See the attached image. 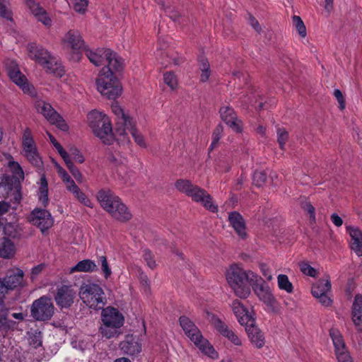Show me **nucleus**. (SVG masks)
<instances>
[{"label":"nucleus","instance_id":"f257e3e1","mask_svg":"<svg viewBox=\"0 0 362 362\" xmlns=\"http://www.w3.org/2000/svg\"><path fill=\"white\" fill-rule=\"evenodd\" d=\"M27 49L30 58L41 65L47 72L59 77L63 76L64 67L47 49L34 42L29 43Z\"/></svg>","mask_w":362,"mask_h":362},{"label":"nucleus","instance_id":"f03ea898","mask_svg":"<svg viewBox=\"0 0 362 362\" xmlns=\"http://www.w3.org/2000/svg\"><path fill=\"white\" fill-rule=\"evenodd\" d=\"M255 273L246 271L236 264L230 266L226 274V279L234 291L235 294L240 298H246L250 294V279Z\"/></svg>","mask_w":362,"mask_h":362},{"label":"nucleus","instance_id":"7ed1b4c3","mask_svg":"<svg viewBox=\"0 0 362 362\" xmlns=\"http://www.w3.org/2000/svg\"><path fill=\"white\" fill-rule=\"evenodd\" d=\"M179 322L185 334L190 339L202 353L213 359L218 358V354L217 351H216L209 340L203 337L201 331L194 322H192L188 317L182 315L179 318Z\"/></svg>","mask_w":362,"mask_h":362},{"label":"nucleus","instance_id":"20e7f679","mask_svg":"<svg viewBox=\"0 0 362 362\" xmlns=\"http://www.w3.org/2000/svg\"><path fill=\"white\" fill-rule=\"evenodd\" d=\"M101 320L103 325L99 331L103 337L110 339L122 334L119 329L123 326L124 318L117 308L111 306L103 308Z\"/></svg>","mask_w":362,"mask_h":362},{"label":"nucleus","instance_id":"39448f33","mask_svg":"<svg viewBox=\"0 0 362 362\" xmlns=\"http://www.w3.org/2000/svg\"><path fill=\"white\" fill-rule=\"evenodd\" d=\"M87 118L94 135L103 144H111L114 138L109 117L103 112L94 110L88 114Z\"/></svg>","mask_w":362,"mask_h":362},{"label":"nucleus","instance_id":"423d86ee","mask_svg":"<svg viewBox=\"0 0 362 362\" xmlns=\"http://www.w3.org/2000/svg\"><path fill=\"white\" fill-rule=\"evenodd\" d=\"M175 188L197 202L200 203L206 210L218 212V205L213 202L212 197L204 189L194 185L192 182H175Z\"/></svg>","mask_w":362,"mask_h":362},{"label":"nucleus","instance_id":"0eeeda50","mask_svg":"<svg viewBox=\"0 0 362 362\" xmlns=\"http://www.w3.org/2000/svg\"><path fill=\"white\" fill-rule=\"evenodd\" d=\"M83 302L90 308L102 309L107 303L103 288L94 283H83L79 288Z\"/></svg>","mask_w":362,"mask_h":362},{"label":"nucleus","instance_id":"6e6552de","mask_svg":"<svg viewBox=\"0 0 362 362\" xmlns=\"http://www.w3.org/2000/svg\"><path fill=\"white\" fill-rule=\"evenodd\" d=\"M98 90L107 99L115 100L122 93V87L117 76L100 72L96 80Z\"/></svg>","mask_w":362,"mask_h":362},{"label":"nucleus","instance_id":"1a4fd4ad","mask_svg":"<svg viewBox=\"0 0 362 362\" xmlns=\"http://www.w3.org/2000/svg\"><path fill=\"white\" fill-rule=\"evenodd\" d=\"M250 286L259 298L274 313L278 312L277 301L272 293L268 284L259 275H252Z\"/></svg>","mask_w":362,"mask_h":362},{"label":"nucleus","instance_id":"9d476101","mask_svg":"<svg viewBox=\"0 0 362 362\" xmlns=\"http://www.w3.org/2000/svg\"><path fill=\"white\" fill-rule=\"evenodd\" d=\"M23 154L34 167L40 170L43 165L42 158L30 128L26 127L22 134Z\"/></svg>","mask_w":362,"mask_h":362},{"label":"nucleus","instance_id":"9b49d317","mask_svg":"<svg viewBox=\"0 0 362 362\" xmlns=\"http://www.w3.org/2000/svg\"><path fill=\"white\" fill-rule=\"evenodd\" d=\"M54 313V306L52 299L46 296L35 300L30 306V315L35 321H48Z\"/></svg>","mask_w":362,"mask_h":362},{"label":"nucleus","instance_id":"f8f14e48","mask_svg":"<svg viewBox=\"0 0 362 362\" xmlns=\"http://www.w3.org/2000/svg\"><path fill=\"white\" fill-rule=\"evenodd\" d=\"M35 107L37 112L41 113L49 123L56 125L64 132L68 131L69 127L64 119L49 103L38 100L35 103Z\"/></svg>","mask_w":362,"mask_h":362},{"label":"nucleus","instance_id":"ddd939ff","mask_svg":"<svg viewBox=\"0 0 362 362\" xmlns=\"http://www.w3.org/2000/svg\"><path fill=\"white\" fill-rule=\"evenodd\" d=\"M23 271L20 269L8 271L4 278H0V295L23 287Z\"/></svg>","mask_w":362,"mask_h":362},{"label":"nucleus","instance_id":"4468645a","mask_svg":"<svg viewBox=\"0 0 362 362\" xmlns=\"http://www.w3.org/2000/svg\"><path fill=\"white\" fill-rule=\"evenodd\" d=\"M29 221L37 227L42 233L49 229L54 224V218L49 211L35 208L29 216Z\"/></svg>","mask_w":362,"mask_h":362},{"label":"nucleus","instance_id":"2eb2a0df","mask_svg":"<svg viewBox=\"0 0 362 362\" xmlns=\"http://www.w3.org/2000/svg\"><path fill=\"white\" fill-rule=\"evenodd\" d=\"M75 298V291L70 286L67 285H62L58 287L54 295L56 304L61 310L70 308L74 304Z\"/></svg>","mask_w":362,"mask_h":362},{"label":"nucleus","instance_id":"dca6fc26","mask_svg":"<svg viewBox=\"0 0 362 362\" xmlns=\"http://www.w3.org/2000/svg\"><path fill=\"white\" fill-rule=\"evenodd\" d=\"M23 1L39 22H41L45 26L48 28L52 25L50 17L39 2L35 0H23Z\"/></svg>","mask_w":362,"mask_h":362},{"label":"nucleus","instance_id":"f3484780","mask_svg":"<svg viewBox=\"0 0 362 362\" xmlns=\"http://www.w3.org/2000/svg\"><path fill=\"white\" fill-rule=\"evenodd\" d=\"M221 119L234 132H242L241 122L238 119L237 115L232 107L229 105L222 106L219 110Z\"/></svg>","mask_w":362,"mask_h":362},{"label":"nucleus","instance_id":"a211bd4d","mask_svg":"<svg viewBox=\"0 0 362 362\" xmlns=\"http://www.w3.org/2000/svg\"><path fill=\"white\" fill-rule=\"evenodd\" d=\"M107 212L117 221L124 223L129 221L132 218V214L128 207L122 202L119 197L113 202Z\"/></svg>","mask_w":362,"mask_h":362},{"label":"nucleus","instance_id":"6ab92c4d","mask_svg":"<svg viewBox=\"0 0 362 362\" xmlns=\"http://www.w3.org/2000/svg\"><path fill=\"white\" fill-rule=\"evenodd\" d=\"M251 343L257 349H261L265 344L264 334L255 325V319H252L248 324L244 325Z\"/></svg>","mask_w":362,"mask_h":362},{"label":"nucleus","instance_id":"aec40b11","mask_svg":"<svg viewBox=\"0 0 362 362\" xmlns=\"http://www.w3.org/2000/svg\"><path fill=\"white\" fill-rule=\"evenodd\" d=\"M119 348L124 354L134 356L141 351V343L136 336L127 334L125 339L119 343Z\"/></svg>","mask_w":362,"mask_h":362},{"label":"nucleus","instance_id":"412c9836","mask_svg":"<svg viewBox=\"0 0 362 362\" xmlns=\"http://www.w3.org/2000/svg\"><path fill=\"white\" fill-rule=\"evenodd\" d=\"M105 62H107V65L103 67L100 72H105V74H111L115 76L116 73L121 71L123 69L122 59L117 53L111 49H109Z\"/></svg>","mask_w":362,"mask_h":362},{"label":"nucleus","instance_id":"4be33fe9","mask_svg":"<svg viewBox=\"0 0 362 362\" xmlns=\"http://www.w3.org/2000/svg\"><path fill=\"white\" fill-rule=\"evenodd\" d=\"M8 75L11 80L17 86H20L24 93L32 94L34 88L30 86L25 76L20 71L18 67H10L8 69Z\"/></svg>","mask_w":362,"mask_h":362},{"label":"nucleus","instance_id":"5701e85b","mask_svg":"<svg viewBox=\"0 0 362 362\" xmlns=\"http://www.w3.org/2000/svg\"><path fill=\"white\" fill-rule=\"evenodd\" d=\"M228 221L230 225L234 228L237 234L242 239H245L247 234L245 231V222L243 216L236 211L228 214Z\"/></svg>","mask_w":362,"mask_h":362},{"label":"nucleus","instance_id":"b1692460","mask_svg":"<svg viewBox=\"0 0 362 362\" xmlns=\"http://www.w3.org/2000/svg\"><path fill=\"white\" fill-rule=\"evenodd\" d=\"M232 309L236 316L238 322L241 325L248 324L254 319V317L249 313L248 310L239 300H235L232 303Z\"/></svg>","mask_w":362,"mask_h":362},{"label":"nucleus","instance_id":"393cba45","mask_svg":"<svg viewBox=\"0 0 362 362\" xmlns=\"http://www.w3.org/2000/svg\"><path fill=\"white\" fill-rule=\"evenodd\" d=\"M346 231L351 238V249L358 256H362V231L359 228L346 226Z\"/></svg>","mask_w":362,"mask_h":362},{"label":"nucleus","instance_id":"a878e982","mask_svg":"<svg viewBox=\"0 0 362 362\" xmlns=\"http://www.w3.org/2000/svg\"><path fill=\"white\" fill-rule=\"evenodd\" d=\"M119 197L115 196L110 189H100L97 194V199L101 207L107 212L113 205V202L118 199Z\"/></svg>","mask_w":362,"mask_h":362},{"label":"nucleus","instance_id":"bb28decb","mask_svg":"<svg viewBox=\"0 0 362 362\" xmlns=\"http://www.w3.org/2000/svg\"><path fill=\"white\" fill-rule=\"evenodd\" d=\"M352 320L358 330H362V296L356 295L352 305Z\"/></svg>","mask_w":362,"mask_h":362},{"label":"nucleus","instance_id":"cd10ccee","mask_svg":"<svg viewBox=\"0 0 362 362\" xmlns=\"http://www.w3.org/2000/svg\"><path fill=\"white\" fill-rule=\"evenodd\" d=\"M109 49L104 48L97 49L95 51L87 49L86 50V55L91 63L96 66H99L105 62Z\"/></svg>","mask_w":362,"mask_h":362},{"label":"nucleus","instance_id":"c85d7f7f","mask_svg":"<svg viewBox=\"0 0 362 362\" xmlns=\"http://www.w3.org/2000/svg\"><path fill=\"white\" fill-rule=\"evenodd\" d=\"M127 130H129L130 134H132L134 141L141 147L142 148H146V141L144 140V138L143 136V135H141L138 131L137 129L135 128V122L134 121H133L132 122H131V126L130 125H127L124 128H120V127H117L116 128V132L119 134V135H124L126 134V131Z\"/></svg>","mask_w":362,"mask_h":362},{"label":"nucleus","instance_id":"c756f323","mask_svg":"<svg viewBox=\"0 0 362 362\" xmlns=\"http://www.w3.org/2000/svg\"><path fill=\"white\" fill-rule=\"evenodd\" d=\"M111 109L112 112L117 117V127L124 128L127 125L131 126V122L134 121L133 119L124 113L123 109L118 105L117 102L112 103Z\"/></svg>","mask_w":362,"mask_h":362},{"label":"nucleus","instance_id":"7c9ffc66","mask_svg":"<svg viewBox=\"0 0 362 362\" xmlns=\"http://www.w3.org/2000/svg\"><path fill=\"white\" fill-rule=\"evenodd\" d=\"M64 42L67 43L73 49H81L84 47L80 33L78 30H71L64 36Z\"/></svg>","mask_w":362,"mask_h":362},{"label":"nucleus","instance_id":"2f4dec72","mask_svg":"<svg viewBox=\"0 0 362 362\" xmlns=\"http://www.w3.org/2000/svg\"><path fill=\"white\" fill-rule=\"evenodd\" d=\"M15 245L13 243L7 238L0 239V257L10 259L15 254Z\"/></svg>","mask_w":362,"mask_h":362},{"label":"nucleus","instance_id":"473e14b6","mask_svg":"<svg viewBox=\"0 0 362 362\" xmlns=\"http://www.w3.org/2000/svg\"><path fill=\"white\" fill-rule=\"evenodd\" d=\"M21 183V182H0V187H2L5 189L9 190L11 196L13 197L11 200H13L15 203H19L22 199Z\"/></svg>","mask_w":362,"mask_h":362},{"label":"nucleus","instance_id":"72a5a7b5","mask_svg":"<svg viewBox=\"0 0 362 362\" xmlns=\"http://www.w3.org/2000/svg\"><path fill=\"white\" fill-rule=\"evenodd\" d=\"M8 316V310L7 308L0 310V332H8L9 330L16 329L17 322L9 320Z\"/></svg>","mask_w":362,"mask_h":362},{"label":"nucleus","instance_id":"f704fd0d","mask_svg":"<svg viewBox=\"0 0 362 362\" xmlns=\"http://www.w3.org/2000/svg\"><path fill=\"white\" fill-rule=\"evenodd\" d=\"M329 336L333 341L335 354L347 351L342 335L337 329H330Z\"/></svg>","mask_w":362,"mask_h":362},{"label":"nucleus","instance_id":"c9c22d12","mask_svg":"<svg viewBox=\"0 0 362 362\" xmlns=\"http://www.w3.org/2000/svg\"><path fill=\"white\" fill-rule=\"evenodd\" d=\"M331 289V282L329 279H319L315 284H314L312 286L311 293L314 297H316L320 295L327 293Z\"/></svg>","mask_w":362,"mask_h":362},{"label":"nucleus","instance_id":"e433bc0d","mask_svg":"<svg viewBox=\"0 0 362 362\" xmlns=\"http://www.w3.org/2000/svg\"><path fill=\"white\" fill-rule=\"evenodd\" d=\"M66 187L69 191L73 193L75 197L84 206L93 208V204L88 197L76 185V182H69Z\"/></svg>","mask_w":362,"mask_h":362},{"label":"nucleus","instance_id":"4c0bfd02","mask_svg":"<svg viewBox=\"0 0 362 362\" xmlns=\"http://www.w3.org/2000/svg\"><path fill=\"white\" fill-rule=\"evenodd\" d=\"M97 270L98 267L95 262L89 259H86L79 261L74 267L71 268V272H96Z\"/></svg>","mask_w":362,"mask_h":362},{"label":"nucleus","instance_id":"58836bf2","mask_svg":"<svg viewBox=\"0 0 362 362\" xmlns=\"http://www.w3.org/2000/svg\"><path fill=\"white\" fill-rule=\"evenodd\" d=\"M299 202L301 209L309 216V221L311 224L316 223L315 208L308 201L306 197H300Z\"/></svg>","mask_w":362,"mask_h":362},{"label":"nucleus","instance_id":"ea45409f","mask_svg":"<svg viewBox=\"0 0 362 362\" xmlns=\"http://www.w3.org/2000/svg\"><path fill=\"white\" fill-rule=\"evenodd\" d=\"M198 63L199 69L202 71L200 80L202 82H206L209 80L211 74L210 65L209 61L205 57L200 56L198 59Z\"/></svg>","mask_w":362,"mask_h":362},{"label":"nucleus","instance_id":"a19ab883","mask_svg":"<svg viewBox=\"0 0 362 362\" xmlns=\"http://www.w3.org/2000/svg\"><path fill=\"white\" fill-rule=\"evenodd\" d=\"M8 166L15 181H20L24 179V172L18 162L14 160L9 161Z\"/></svg>","mask_w":362,"mask_h":362},{"label":"nucleus","instance_id":"79ce46f5","mask_svg":"<svg viewBox=\"0 0 362 362\" xmlns=\"http://www.w3.org/2000/svg\"><path fill=\"white\" fill-rule=\"evenodd\" d=\"M39 202L43 207H47L49 203L48 197V182H40V186L37 191Z\"/></svg>","mask_w":362,"mask_h":362},{"label":"nucleus","instance_id":"37998d69","mask_svg":"<svg viewBox=\"0 0 362 362\" xmlns=\"http://www.w3.org/2000/svg\"><path fill=\"white\" fill-rule=\"evenodd\" d=\"M278 286L281 290H284L287 293H292L293 286L290 282L288 277L286 274H279L277 277Z\"/></svg>","mask_w":362,"mask_h":362},{"label":"nucleus","instance_id":"c03bdc74","mask_svg":"<svg viewBox=\"0 0 362 362\" xmlns=\"http://www.w3.org/2000/svg\"><path fill=\"white\" fill-rule=\"evenodd\" d=\"M212 324L217 332L223 336L230 329L228 325L219 317L214 315L212 317Z\"/></svg>","mask_w":362,"mask_h":362},{"label":"nucleus","instance_id":"a18cd8bd","mask_svg":"<svg viewBox=\"0 0 362 362\" xmlns=\"http://www.w3.org/2000/svg\"><path fill=\"white\" fill-rule=\"evenodd\" d=\"M64 160V161L65 162L67 168H69L70 173H71V175H73V177H74V179H76L77 181H80L81 180V174L80 173V171L78 170L77 168H76L74 166V165L73 164V163L71 162V158H69V154L67 153V157H62Z\"/></svg>","mask_w":362,"mask_h":362},{"label":"nucleus","instance_id":"49530a36","mask_svg":"<svg viewBox=\"0 0 362 362\" xmlns=\"http://www.w3.org/2000/svg\"><path fill=\"white\" fill-rule=\"evenodd\" d=\"M42 333L40 331L35 330L29 337V344L33 348L37 349L42 346Z\"/></svg>","mask_w":362,"mask_h":362},{"label":"nucleus","instance_id":"de8ad7c7","mask_svg":"<svg viewBox=\"0 0 362 362\" xmlns=\"http://www.w3.org/2000/svg\"><path fill=\"white\" fill-rule=\"evenodd\" d=\"M293 26L297 30L299 35L302 37H305L307 35L306 28H305L302 19L300 18V17H299L298 16H293Z\"/></svg>","mask_w":362,"mask_h":362},{"label":"nucleus","instance_id":"09e8293b","mask_svg":"<svg viewBox=\"0 0 362 362\" xmlns=\"http://www.w3.org/2000/svg\"><path fill=\"white\" fill-rule=\"evenodd\" d=\"M138 278L139 279L140 284L141 285L144 292L148 293L151 289L150 281L147 275L143 272L141 268L138 270Z\"/></svg>","mask_w":362,"mask_h":362},{"label":"nucleus","instance_id":"8fccbe9b","mask_svg":"<svg viewBox=\"0 0 362 362\" xmlns=\"http://www.w3.org/2000/svg\"><path fill=\"white\" fill-rule=\"evenodd\" d=\"M276 133L279 147L281 149L284 150L285 144L288 139V132L284 128H278Z\"/></svg>","mask_w":362,"mask_h":362},{"label":"nucleus","instance_id":"3c124183","mask_svg":"<svg viewBox=\"0 0 362 362\" xmlns=\"http://www.w3.org/2000/svg\"><path fill=\"white\" fill-rule=\"evenodd\" d=\"M4 233L8 238H17L20 236V233L16 226L11 223H6L4 227Z\"/></svg>","mask_w":362,"mask_h":362},{"label":"nucleus","instance_id":"603ef678","mask_svg":"<svg viewBox=\"0 0 362 362\" xmlns=\"http://www.w3.org/2000/svg\"><path fill=\"white\" fill-rule=\"evenodd\" d=\"M163 80L166 85L171 89H175L177 86V79L175 74L172 71L166 72L163 75Z\"/></svg>","mask_w":362,"mask_h":362},{"label":"nucleus","instance_id":"864d4df0","mask_svg":"<svg viewBox=\"0 0 362 362\" xmlns=\"http://www.w3.org/2000/svg\"><path fill=\"white\" fill-rule=\"evenodd\" d=\"M99 262L101 264V269L104 277L107 279L112 274V270L107 262V257L105 255L98 257Z\"/></svg>","mask_w":362,"mask_h":362},{"label":"nucleus","instance_id":"5fc2aeb1","mask_svg":"<svg viewBox=\"0 0 362 362\" xmlns=\"http://www.w3.org/2000/svg\"><path fill=\"white\" fill-rule=\"evenodd\" d=\"M88 6V0H74L73 8L78 13L84 14L87 11Z\"/></svg>","mask_w":362,"mask_h":362},{"label":"nucleus","instance_id":"6e6d98bb","mask_svg":"<svg viewBox=\"0 0 362 362\" xmlns=\"http://www.w3.org/2000/svg\"><path fill=\"white\" fill-rule=\"evenodd\" d=\"M143 257H144V259L145 262H146V264H147L148 267H150L152 269H153L154 268L156 267L157 264H156V261L154 259L153 255L152 252L150 250L145 249L144 250Z\"/></svg>","mask_w":362,"mask_h":362},{"label":"nucleus","instance_id":"4d7b16f0","mask_svg":"<svg viewBox=\"0 0 362 362\" xmlns=\"http://www.w3.org/2000/svg\"><path fill=\"white\" fill-rule=\"evenodd\" d=\"M47 134L50 140V142L55 147L61 157H67V152L63 148L62 145L57 141V139L49 132H47Z\"/></svg>","mask_w":362,"mask_h":362},{"label":"nucleus","instance_id":"13d9d810","mask_svg":"<svg viewBox=\"0 0 362 362\" xmlns=\"http://www.w3.org/2000/svg\"><path fill=\"white\" fill-rule=\"evenodd\" d=\"M0 16L8 20H13V13L12 11L7 7L6 4L0 0Z\"/></svg>","mask_w":362,"mask_h":362},{"label":"nucleus","instance_id":"bf43d9fd","mask_svg":"<svg viewBox=\"0 0 362 362\" xmlns=\"http://www.w3.org/2000/svg\"><path fill=\"white\" fill-rule=\"evenodd\" d=\"M300 271L304 274L311 277H315L317 272L307 262H301L299 264Z\"/></svg>","mask_w":362,"mask_h":362},{"label":"nucleus","instance_id":"052dcab7","mask_svg":"<svg viewBox=\"0 0 362 362\" xmlns=\"http://www.w3.org/2000/svg\"><path fill=\"white\" fill-rule=\"evenodd\" d=\"M69 158L71 156L72 158L79 163H82L84 161V158L81 154V151L76 147H71L69 148V153H67Z\"/></svg>","mask_w":362,"mask_h":362},{"label":"nucleus","instance_id":"680f3d73","mask_svg":"<svg viewBox=\"0 0 362 362\" xmlns=\"http://www.w3.org/2000/svg\"><path fill=\"white\" fill-rule=\"evenodd\" d=\"M223 337L227 338L229 341H230L233 344L236 346H240L242 344L240 338L231 329L227 331V332L223 335Z\"/></svg>","mask_w":362,"mask_h":362},{"label":"nucleus","instance_id":"e2e57ef3","mask_svg":"<svg viewBox=\"0 0 362 362\" xmlns=\"http://www.w3.org/2000/svg\"><path fill=\"white\" fill-rule=\"evenodd\" d=\"M334 96L339 103V107L341 110H344L346 107V102L342 92L339 89H334L333 93Z\"/></svg>","mask_w":362,"mask_h":362},{"label":"nucleus","instance_id":"0e129e2a","mask_svg":"<svg viewBox=\"0 0 362 362\" xmlns=\"http://www.w3.org/2000/svg\"><path fill=\"white\" fill-rule=\"evenodd\" d=\"M315 298H317L321 305L325 307H329L332 304V300L327 296V293H325L320 296L319 295Z\"/></svg>","mask_w":362,"mask_h":362},{"label":"nucleus","instance_id":"69168bd1","mask_svg":"<svg viewBox=\"0 0 362 362\" xmlns=\"http://www.w3.org/2000/svg\"><path fill=\"white\" fill-rule=\"evenodd\" d=\"M45 267V264L42 263L33 267L31 270V280L33 281L43 271Z\"/></svg>","mask_w":362,"mask_h":362},{"label":"nucleus","instance_id":"338daca9","mask_svg":"<svg viewBox=\"0 0 362 362\" xmlns=\"http://www.w3.org/2000/svg\"><path fill=\"white\" fill-rule=\"evenodd\" d=\"M338 362H352L351 357L348 351H342L336 354Z\"/></svg>","mask_w":362,"mask_h":362},{"label":"nucleus","instance_id":"774afa93","mask_svg":"<svg viewBox=\"0 0 362 362\" xmlns=\"http://www.w3.org/2000/svg\"><path fill=\"white\" fill-rule=\"evenodd\" d=\"M267 179V173L266 171L257 170L253 174V181H266Z\"/></svg>","mask_w":362,"mask_h":362}]
</instances>
